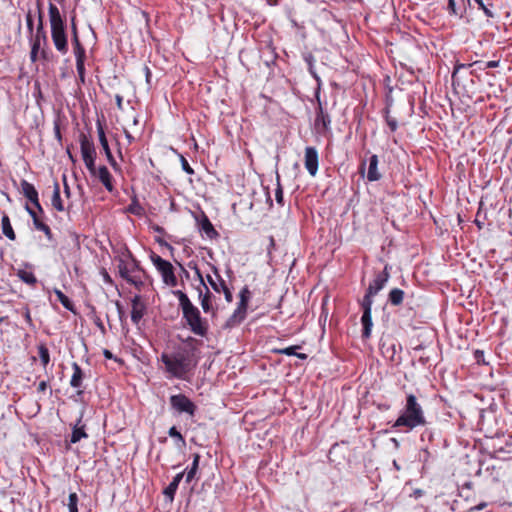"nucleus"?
<instances>
[{
    "label": "nucleus",
    "instance_id": "1",
    "mask_svg": "<svg viewBox=\"0 0 512 512\" xmlns=\"http://www.w3.org/2000/svg\"><path fill=\"white\" fill-rule=\"evenodd\" d=\"M390 275L388 272V267L385 266L384 270L377 274L374 280L369 284V287L361 301V308L363 310V314L361 317V323L363 326L362 336L363 338H369L371 336L372 331V316L371 309L373 304V297L384 288L386 283L388 282Z\"/></svg>",
    "mask_w": 512,
    "mask_h": 512
},
{
    "label": "nucleus",
    "instance_id": "2",
    "mask_svg": "<svg viewBox=\"0 0 512 512\" xmlns=\"http://www.w3.org/2000/svg\"><path fill=\"white\" fill-rule=\"evenodd\" d=\"M179 300V306L190 330L198 336H205L208 331L207 321L201 317L199 309L193 305L188 296L181 290L173 291Z\"/></svg>",
    "mask_w": 512,
    "mask_h": 512
},
{
    "label": "nucleus",
    "instance_id": "3",
    "mask_svg": "<svg viewBox=\"0 0 512 512\" xmlns=\"http://www.w3.org/2000/svg\"><path fill=\"white\" fill-rule=\"evenodd\" d=\"M424 425H426V419L422 406L418 403L415 395L409 394L402 413L394 423V427L404 426L408 429H414Z\"/></svg>",
    "mask_w": 512,
    "mask_h": 512
},
{
    "label": "nucleus",
    "instance_id": "4",
    "mask_svg": "<svg viewBox=\"0 0 512 512\" xmlns=\"http://www.w3.org/2000/svg\"><path fill=\"white\" fill-rule=\"evenodd\" d=\"M49 18L51 24V36L56 49L65 54L68 51L67 37L64 22L56 5L50 3Z\"/></svg>",
    "mask_w": 512,
    "mask_h": 512
},
{
    "label": "nucleus",
    "instance_id": "5",
    "mask_svg": "<svg viewBox=\"0 0 512 512\" xmlns=\"http://www.w3.org/2000/svg\"><path fill=\"white\" fill-rule=\"evenodd\" d=\"M162 362L165 364L166 371L173 377L182 379L189 371V359L180 352L166 354L161 356Z\"/></svg>",
    "mask_w": 512,
    "mask_h": 512
},
{
    "label": "nucleus",
    "instance_id": "6",
    "mask_svg": "<svg viewBox=\"0 0 512 512\" xmlns=\"http://www.w3.org/2000/svg\"><path fill=\"white\" fill-rule=\"evenodd\" d=\"M152 261L157 270L161 273L163 282L172 287L176 286L177 278L174 274V268L172 264L169 261L162 259L158 255L152 256Z\"/></svg>",
    "mask_w": 512,
    "mask_h": 512
},
{
    "label": "nucleus",
    "instance_id": "7",
    "mask_svg": "<svg viewBox=\"0 0 512 512\" xmlns=\"http://www.w3.org/2000/svg\"><path fill=\"white\" fill-rule=\"evenodd\" d=\"M170 404L179 413H187L193 416L196 411L195 404L183 394L172 395L170 397Z\"/></svg>",
    "mask_w": 512,
    "mask_h": 512
},
{
    "label": "nucleus",
    "instance_id": "8",
    "mask_svg": "<svg viewBox=\"0 0 512 512\" xmlns=\"http://www.w3.org/2000/svg\"><path fill=\"white\" fill-rule=\"evenodd\" d=\"M249 296L250 292L248 288L244 287L240 292V302L238 307L228 320L229 325L233 326L239 324L245 318Z\"/></svg>",
    "mask_w": 512,
    "mask_h": 512
},
{
    "label": "nucleus",
    "instance_id": "9",
    "mask_svg": "<svg viewBox=\"0 0 512 512\" xmlns=\"http://www.w3.org/2000/svg\"><path fill=\"white\" fill-rule=\"evenodd\" d=\"M318 152L314 147H306L305 149V168L311 176H315L318 171Z\"/></svg>",
    "mask_w": 512,
    "mask_h": 512
},
{
    "label": "nucleus",
    "instance_id": "10",
    "mask_svg": "<svg viewBox=\"0 0 512 512\" xmlns=\"http://www.w3.org/2000/svg\"><path fill=\"white\" fill-rule=\"evenodd\" d=\"M20 185L23 195L42 213L43 209L39 203L38 192L34 185L26 180H22Z\"/></svg>",
    "mask_w": 512,
    "mask_h": 512
},
{
    "label": "nucleus",
    "instance_id": "11",
    "mask_svg": "<svg viewBox=\"0 0 512 512\" xmlns=\"http://www.w3.org/2000/svg\"><path fill=\"white\" fill-rule=\"evenodd\" d=\"M131 302V320L133 321V323L138 324L145 314L146 305L142 301L141 296L139 295L134 296Z\"/></svg>",
    "mask_w": 512,
    "mask_h": 512
},
{
    "label": "nucleus",
    "instance_id": "12",
    "mask_svg": "<svg viewBox=\"0 0 512 512\" xmlns=\"http://www.w3.org/2000/svg\"><path fill=\"white\" fill-rule=\"evenodd\" d=\"M97 132H98L99 142H100L101 147L107 157V160L109 161V163L112 166H115L116 162H115L112 152L110 150L103 126L101 125L100 122L97 123Z\"/></svg>",
    "mask_w": 512,
    "mask_h": 512
},
{
    "label": "nucleus",
    "instance_id": "13",
    "mask_svg": "<svg viewBox=\"0 0 512 512\" xmlns=\"http://www.w3.org/2000/svg\"><path fill=\"white\" fill-rule=\"evenodd\" d=\"M80 146L83 161L96 158L94 144L85 135L80 136Z\"/></svg>",
    "mask_w": 512,
    "mask_h": 512
},
{
    "label": "nucleus",
    "instance_id": "14",
    "mask_svg": "<svg viewBox=\"0 0 512 512\" xmlns=\"http://www.w3.org/2000/svg\"><path fill=\"white\" fill-rule=\"evenodd\" d=\"M381 178V173L378 171V157L372 155L369 158V165L367 171V179L371 182L378 181Z\"/></svg>",
    "mask_w": 512,
    "mask_h": 512
},
{
    "label": "nucleus",
    "instance_id": "15",
    "mask_svg": "<svg viewBox=\"0 0 512 512\" xmlns=\"http://www.w3.org/2000/svg\"><path fill=\"white\" fill-rule=\"evenodd\" d=\"M94 176L101 181L108 191L111 192L113 190L112 176L106 166H100Z\"/></svg>",
    "mask_w": 512,
    "mask_h": 512
},
{
    "label": "nucleus",
    "instance_id": "16",
    "mask_svg": "<svg viewBox=\"0 0 512 512\" xmlns=\"http://www.w3.org/2000/svg\"><path fill=\"white\" fill-rule=\"evenodd\" d=\"M204 288L206 289L205 294H203L202 290L199 289V298H200L201 307L205 313H210V312L214 313V309H213V306L210 301L211 293L207 286H205Z\"/></svg>",
    "mask_w": 512,
    "mask_h": 512
},
{
    "label": "nucleus",
    "instance_id": "17",
    "mask_svg": "<svg viewBox=\"0 0 512 512\" xmlns=\"http://www.w3.org/2000/svg\"><path fill=\"white\" fill-rule=\"evenodd\" d=\"M184 476V472L178 473L172 480V482L165 488L164 495L169 497L172 501L174 499V495L177 491L180 481Z\"/></svg>",
    "mask_w": 512,
    "mask_h": 512
},
{
    "label": "nucleus",
    "instance_id": "18",
    "mask_svg": "<svg viewBox=\"0 0 512 512\" xmlns=\"http://www.w3.org/2000/svg\"><path fill=\"white\" fill-rule=\"evenodd\" d=\"M80 423H81V418L78 420V422L73 427L71 438H70L71 443H77L81 439L88 437L87 433L85 432V426L80 425Z\"/></svg>",
    "mask_w": 512,
    "mask_h": 512
},
{
    "label": "nucleus",
    "instance_id": "19",
    "mask_svg": "<svg viewBox=\"0 0 512 512\" xmlns=\"http://www.w3.org/2000/svg\"><path fill=\"white\" fill-rule=\"evenodd\" d=\"M73 374L70 380V385L74 388H79L82 384L83 372L80 366L74 362L72 364Z\"/></svg>",
    "mask_w": 512,
    "mask_h": 512
},
{
    "label": "nucleus",
    "instance_id": "20",
    "mask_svg": "<svg viewBox=\"0 0 512 512\" xmlns=\"http://www.w3.org/2000/svg\"><path fill=\"white\" fill-rule=\"evenodd\" d=\"M52 206L59 212L64 211V206L60 196V187L57 182L54 183L53 195L51 198Z\"/></svg>",
    "mask_w": 512,
    "mask_h": 512
},
{
    "label": "nucleus",
    "instance_id": "21",
    "mask_svg": "<svg viewBox=\"0 0 512 512\" xmlns=\"http://www.w3.org/2000/svg\"><path fill=\"white\" fill-rule=\"evenodd\" d=\"M200 227L201 230L210 238H214L218 235L216 230L214 229L213 225L211 224L210 220L204 216L202 220L200 221Z\"/></svg>",
    "mask_w": 512,
    "mask_h": 512
},
{
    "label": "nucleus",
    "instance_id": "22",
    "mask_svg": "<svg viewBox=\"0 0 512 512\" xmlns=\"http://www.w3.org/2000/svg\"><path fill=\"white\" fill-rule=\"evenodd\" d=\"M403 298L404 292L399 288L392 289L388 295L389 302L394 306L400 305L403 302Z\"/></svg>",
    "mask_w": 512,
    "mask_h": 512
},
{
    "label": "nucleus",
    "instance_id": "23",
    "mask_svg": "<svg viewBox=\"0 0 512 512\" xmlns=\"http://www.w3.org/2000/svg\"><path fill=\"white\" fill-rule=\"evenodd\" d=\"M2 231L7 238H9L10 240H15V233L13 231L9 217L7 215H4L2 217Z\"/></svg>",
    "mask_w": 512,
    "mask_h": 512
},
{
    "label": "nucleus",
    "instance_id": "24",
    "mask_svg": "<svg viewBox=\"0 0 512 512\" xmlns=\"http://www.w3.org/2000/svg\"><path fill=\"white\" fill-rule=\"evenodd\" d=\"M474 2L478 5V8L481 9L488 18H493L495 16L493 11L491 10L493 4L491 3L490 0H474Z\"/></svg>",
    "mask_w": 512,
    "mask_h": 512
},
{
    "label": "nucleus",
    "instance_id": "25",
    "mask_svg": "<svg viewBox=\"0 0 512 512\" xmlns=\"http://www.w3.org/2000/svg\"><path fill=\"white\" fill-rule=\"evenodd\" d=\"M199 461H200V455L197 454V453L194 454L193 455L192 466H191V468L189 469V471L186 474V482L187 483H190L193 480V478L195 477L196 472H197L198 467H199Z\"/></svg>",
    "mask_w": 512,
    "mask_h": 512
},
{
    "label": "nucleus",
    "instance_id": "26",
    "mask_svg": "<svg viewBox=\"0 0 512 512\" xmlns=\"http://www.w3.org/2000/svg\"><path fill=\"white\" fill-rule=\"evenodd\" d=\"M42 41L43 42L46 41V35H45L44 30H43L42 16L40 14L39 15V23H38L37 31H36V34H35V37H34L32 43H38V45L41 46V42Z\"/></svg>",
    "mask_w": 512,
    "mask_h": 512
},
{
    "label": "nucleus",
    "instance_id": "27",
    "mask_svg": "<svg viewBox=\"0 0 512 512\" xmlns=\"http://www.w3.org/2000/svg\"><path fill=\"white\" fill-rule=\"evenodd\" d=\"M73 30H74L73 45H74V49H75V56H76V58L85 57V50L79 41L75 26H73Z\"/></svg>",
    "mask_w": 512,
    "mask_h": 512
},
{
    "label": "nucleus",
    "instance_id": "28",
    "mask_svg": "<svg viewBox=\"0 0 512 512\" xmlns=\"http://www.w3.org/2000/svg\"><path fill=\"white\" fill-rule=\"evenodd\" d=\"M54 293L56 294L58 300L66 309L73 311V303L62 291H60L59 289H55Z\"/></svg>",
    "mask_w": 512,
    "mask_h": 512
},
{
    "label": "nucleus",
    "instance_id": "29",
    "mask_svg": "<svg viewBox=\"0 0 512 512\" xmlns=\"http://www.w3.org/2000/svg\"><path fill=\"white\" fill-rule=\"evenodd\" d=\"M18 276L23 282H25L29 285H34L37 281L34 274L30 271L20 270L18 272Z\"/></svg>",
    "mask_w": 512,
    "mask_h": 512
},
{
    "label": "nucleus",
    "instance_id": "30",
    "mask_svg": "<svg viewBox=\"0 0 512 512\" xmlns=\"http://www.w3.org/2000/svg\"><path fill=\"white\" fill-rule=\"evenodd\" d=\"M213 270H214V272H215V274H216V276H217L218 280L216 281V280H214V279H213V277H212V276L207 275V281H208V283L210 284V286L212 287V289H213L215 292H218V293H219V292H221V291H222V288H221V286H220V279H222V278H221V277H220V275L218 274V271H217L216 267H213Z\"/></svg>",
    "mask_w": 512,
    "mask_h": 512
},
{
    "label": "nucleus",
    "instance_id": "31",
    "mask_svg": "<svg viewBox=\"0 0 512 512\" xmlns=\"http://www.w3.org/2000/svg\"><path fill=\"white\" fill-rule=\"evenodd\" d=\"M118 268H119V273H120L121 277L124 278L128 282V279H131V276H133L131 274V270H129L128 264L124 263V261L121 260L118 265Z\"/></svg>",
    "mask_w": 512,
    "mask_h": 512
},
{
    "label": "nucleus",
    "instance_id": "32",
    "mask_svg": "<svg viewBox=\"0 0 512 512\" xmlns=\"http://www.w3.org/2000/svg\"><path fill=\"white\" fill-rule=\"evenodd\" d=\"M33 223L37 230L43 231L50 238L51 230L48 225H46L40 218H35Z\"/></svg>",
    "mask_w": 512,
    "mask_h": 512
},
{
    "label": "nucleus",
    "instance_id": "33",
    "mask_svg": "<svg viewBox=\"0 0 512 512\" xmlns=\"http://www.w3.org/2000/svg\"><path fill=\"white\" fill-rule=\"evenodd\" d=\"M39 357H40V360H41L43 366L44 367L47 366V364L50 361V356H49L48 349L44 345H41L39 347Z\"/></svg>",
    "mask_w": 512,
    "mask_h": 512
},
{
    "label": "nucleus",
    "instance_id": "34",
    "mask_svg": "<svg viewBox=\"0 0 512 512\" xmlns=\"http://www.w3.org/2000/svg\"><path fill=\"white\" fill-rule=\"evenodd\" d=\"M168 434L170 437L177 439V441L180 442L181 446H184L186 444L185 439L183 438L181 433L176 429V427H171L168 431Z\"/></svg>",
    "mask_w": 512,
    "mask_h": 512
},
{
    "label": "nucleus",
    "instance_id": "35",
    "mask_svg": "<svg viewBox=\"0 0 512 512\" xmlns=\"http://www.w3.org/2000/svg\"><path fill=\"white\" fill-rule=\"evenodd\" d=\"M84 58L85 57L76 58V69H77V72H78L79 77L82 82L84 81V72H85Z\"/></svg>",
    "mask_w": 512,
    "mask_h": 512
},
{
    "label": "nucleus",
    "instance_id": "36",
    "mask_svg": "<svg viewBox=\"0 0 512 512\" xmlns=\"http://www.w3.org/2000/svg\"><path fill=\"white\" fill-rule=\"evenodd\" d=\"M77 504H78V496L76 493H70L69 494V498H68V503H67V507L69 510H75V509H78L77 507Z\"/></svg>",
    "mask_w": 512,
    "mask_h": 512
},
{
    "label": "nucleus",
    "instance_id": "37",
    "mask_svg": "<svg viewBox=\"0 0 512 512\" xmlns=\"http://www.w3.org/2000/svg\"><path fill=\"white\" fill-rule=\"evenodd\" d=\"M220 286L222 288V292L224 293L225 295V299L227 302H232L233 300V295L231 293V291L229 290V288L226 286V283L223 279H220Z\"/></svg>",
    "mask_w": 512,
    "mask_h": 512
},
{
    "label": "nucleus",
    "instance_id": "38",
    "mask_svg": "<svg viewBox=\"0 0 512 512\" xmlns=\"http://www.w3.org/2000/svg\"><path fill=\"white\" fill-rule=\"evenodd\" d=\"M180 162H181L182 169H183L187 174L192 175V174L194 173V170H193V169H192V167L189 165L188 161L186 160V158H185L183 155H180Z\"/></svg>",
    "mask_w": 512,
    "mask_h": 512
},
{
    "label": "nucleus",
    "instance_id": "39",
    "mask_svg": "<svg viewBox=\"0 0 512 512\" xmlns=\"http://www.w3.org/2000/svg\"><path fill=\"white\" fill-rule=\"evenodd\" d=\"M84 163L89 172L92 175H96V171L98 170V168H96L95 166V159H87L86 161H84Z\"/></svg>",
    "mask_w": 512,
    "mask_h": 512
},
{
    "label": "nucleus",
    "instance_id": "40",
    "mask_svg": "<svg viewBox=\"0 0 512 512\" xmlns=\"http://www.w3.org/2000/svg\"><path fill=\"white\" fill-rule=\"evenodd\" d=\"M128 282L138 289H140L144 284L140 275L131 276V279H128Z\"/></svg>",
    "mask_w": 512,
    "mask_h": 512
},
{
    "label": "nucleus",
    "instance_id": "41",
    "mask_svg": "<svg viewBox=\"0 0 512 512\" xmlns=\"http://www.w3.org/2000/svg\"><path fill=\"white\" fill-rule=\"evenodd\" d=\"M40 47L41 46L38 45V43H32L30 58L33 62H35L37 60V55H38V51H39Z\"/></svg>",
    "mask_w": 512,
    "mask_h": 512
},
{
    "label": "nucleus",
    "instance_id": "42",
    "mask_svg": "<svg viewBox=\"0 0 512 512\" xmlns=\"http://www.w3.org/2000/svg\"><path fill=\"white\" fill-rule=\"evenodd\" d=\"M298 348H299V346H290V347H286L284 349L278 350V353L285 354V355H295L296 349H298Z\"/></svg>",
    "mask_w": 512,
    "mask_h": 512
},
{
    "label": "nucleus",
    "instance_id": "43",
    "mask_svg": "<svg viewBox=\"0 0 512 512\" xmlns=\"http://www.w3.org/2000/svg\"><path fill=\"white\" fill-rule=\"evenodd\" d=\"M129 270H131L132 275H140V268L138 263L133 259L130 264H128Z\"/></svg>",
    "mask_w": 512,
    "mask_h": 512
},
{
    "label": "nucleus",
    "instance_id": "44",
    "mask_svg": "<svg viewBox=\"0 0 512 512\" xmlns=\"http://www.w3.org/2000/svg\"><path fill=\"white\" fill-rule=\"evenodd\" d=\"M275 198L279 204H281V205L283 204V191H282V188L280 185H278V187L275 191Z\"/></svg>",
    "mask_w": 512,
    "mask_h": 512
},
{
    "label": "nucleus",
    "instance_id": "45",
    "mask_svg": "<svg viewBox=\"0 0 512 512\" xmlns=\"http://www.w3.org/2000/svg\"><path fill=\"white\" fill-rule=\"evenodd\" d=\"M193 269L195 271L196 277L199 279L200 284L203 287H205L206 284H205V281H204V278H203V275H202L201 271L198 269V267L196 265H194Z\"/></svg>",
    "mask_w": 512,
    "mask_h": 512
},
{
    "label": "nucleus",
    "instance_id": "46",
    "mask_svg": "<svg viewBox=\"0 0 512 512\" xmlns=\"http://www.w3.org/2000/svg\"><path fill=\"white\" fill-rule=\"evenodd\" d=\"M448 6L453 14L461 15V12L459 11V9L456 8L455 0H449Z\"/></svg>",
    "mask_w": 512,
    "mask_h": 512
},
{
    "label": "nucleus",
    "instance_id": "47",
    "mask_svg": "<svg viewBox=\"0 0 512 512\" xmlns=\"http://www.w3.org/2000/svg\"><path fill=\"white\" fill-rule=\"evenodd\" d=\"M26 22H27V27H28L29 31L32 32V30H33V19H32L31 12H28V14L26 15Z\"/></svg>",
    "mask_w": 512,
    "mask_h": 512
},
{
    "label": "nucleus",
    "instance_id": "48",
    "mask_svg": "<svg viewBox=\"0 0 512 512\" xmlns=\"http://www.w3.org/2000/svg\"><path fill=\"white\" fill-rule=\"evenodd\" d=\"M387 124L392 131L397 129V121L395 119L387 118Z\"/></svg>",
    "mask_w": 512,
    "mask_h": 512
},
{
    "label": "nucleus",
    "instance_id": "49",
    "mask_svg": "<svg viewBox=\"0 0 512 512\" xmlns=\"http://www.w3.org/2000/svg\"><path fill=\"white\" fill-rule=\"evenodd\" d=\"M499 66V61H496V60H492V61H488L486 64H485V67L486 68H496Z\"/></svg>",
    "mask_w": 512,
    "mask_h": 512
},
{
    "label": "nucleus",
    "instance_id": "50",
    "mask_svg": "<svg viewBox=\"0 0 512 512\" xmlns=\"http://www.w3.org/2000/svg\"><path fill=\"white\" fill-rule=\"evenodd\" d=\"M26 210L29 213V215L32 217L33 222L35 221V218H39L37 213L33 209H31L28 205L26 206Z\"/></svg>",
    "mask_w": 512,
    "mask_h": 512
},
{
    "label": "nucleus",
    "instance_id": "51",
    "mask_svg": "<svg viewBox=\"0 0 512 512\" xmlns=\"http://www.w3.org/2000/svg\"><path fill=\"white\" fill-rule=\"evenodd\" d=\"M47 388V382L46 381H41L38 385V391L39 392H44Z\"/></svg>",
    "mask_w": 512,
    "mask_h": 512
},
{
    "label": "nucleus",
    "instance_id": "52",
    "mask_svg": "<svg viewBox=\"0 0 512 512\" xmlns=\"http://www.w3.org/2000/svg\"><path fill=\"white\" fill-rule=\"evenodd\" d=\"M483 356H484L483 351L477 350L475 352V358L477 359L478 362L482 361Z\"/></svg>",
    "mask_w": 512,
    "mask_h": 512
},
{
    "label": "nucleus",
    "instance_id": "53",
    "mask_svg": "<svg viewBox=\"0 0 512 512\" xmlns=\"http://www.w3.org/2000/svg\"><path fill=\"white\" fill-rule=\"evenodd\" d=\"M485 507H486V503H484V502H483V503H480V504H478L477 506H475V507L471 508V511H474V510H482V509H484Z\"/></svg>",
    "mask_w": 512,
    "mask_h": 512
},
{
    "label": "nucleus",
    "instance_id": "54",
    "mask_svg": "<svg viewBox=\"0 0 512 512\" xmlns=\"http://www.w3.org/2000/svg\"><path fill=\"white\" fill-rule=\"evenodd\" d=\"M122 100H123L122 96L116 95V103H117V106H118L119 109L122 108Z\"/></svg>",
    "mask_w": 512,
    "mask_h": 512
},
{
    "label": "nucleus",
    "instance_id": "55",
    "mask_svg": "<svg viewBox=\"0 0 512 512\" xmlns=\"http://www.w3.org/2000/svg\"><path fill=\"white\" fill-rule=\"evenodd\" d=\"M124 132H125V136L128 139L129 143H131L134 140L133 136L127 130H125Z\"/></svg>",
    "mask_w": 512,
    "mask_h": 512
},
{
    "label": "nucleus",
    "instance_id": "56",
    "mask_svg": "<svg viewBox=\"0 0 512 512\" xmlns=\"http://www.w3.org/2000/svg\"><path fill=\"white\" fill-rule=\"evenodd\" d=\"M64 188H65L66 195L69 196L70 190H69V186H68V184L66 182V178L65 177H64Z\"/></svg>",
    "mask_w": 512,
    "mask_h": 512
},
{
    "label": "nucleus",
    "instance_id": "57",
    "mask_svg": "<svg viewBox=\"0 0 512 512\" xmlns=\"http://www.w3.org/2000/svg\"><path fill=\"white\" fill-rule=\"evenodd\" d=\"M321 120H322L324 126H326L327 123H330V120L323 115L321 116Z\"/></svg>",
    "mask_w": 512,
    "mask_h": 512
},
{
    "label": "nucleus",
    "instance_id": "58",
    "mask_svg": "<svg viewBox=\"0 0 512 512\" xmlns=\"http://www.w3.org/2000/svg\"><path fill=\"white\" fill-rule=\"evenodd\" d=\"M295 356H296V357H298V358H300V359H303V360L307 358V355H306V354H304V353H297V352H296Z\"/></svg>",
    "mask_w": 512,
    "mask_h": 512
},
{
    "label": "nucleus",
    "instance_id": "59",
    "mask_svg": "<svg viewBox=\"0 0 512 512\" xmlns=\"http://www.w3.org/2000/svg\"><path fill=\"white\" fill-rule=\"evenodd\" d=\"M144 69H145V71H146V78H147V81H149L150 70H149V68H148V67H145Z\"/></svg>",
    "mask_w": 512,
    "mask_h": 512
},
{
    "label": "nucleus",
    "instance_id": "60",
    "mask_svg": "<svg viewBox=\"0 0 512 512\" xmlns=\"http://www.w3.org/2000/svg\"><path fill=\"white\" fill-rule=\"evenodd\" d=\"M393 465L397 470H400V466L397 464L396 461H393Z\"/></svg>",
    "mask_w": 512,
    "mask_h": 512
},
{
    "label": "nucleus",
    "instance_id": "61",
    "mask_svg": "<svg viewBox=\"0 0 512 512\" xmlns=\"http://www.w3.org/2000/svg\"><path fill=\"white\" fill-rule=\"evenodd\" d=\"M105 356H106L107 358H111V353H110L108 350H106V351H105Z\"/></svg>",
    "mask_w": 512,
    "mask_h": 512
},
{
    "label": "nucleus",
    "instance_id": "62",
    "mask_svg": "<svg viewBox=\"0 0 512 512\" xmlns=\"http://www.w3.org/2000/svg\"><path fill=\"white\" fill-rule=\"evenodd\" d=\"M26 319L30 322L31 321V318H30V314L29 312L26 313Z\"/></svg>",
    "mask_w": 512,
    "mask_h": 512
},
{
    "label": "nucleus",
    "instance_id": "63",
    "mask_svg": "<svg viewBox=\"0 0 512 512\" xmlns=\"http://www.w3.org/2000/svg\"><path fill=\"white\" fill-rule=\"evenodd\" d=\"M69 512H78V509H75V510H69Z\"/></svg>",
    "mask_w": 512,
    "mask_h": 512
}]
</instances>
